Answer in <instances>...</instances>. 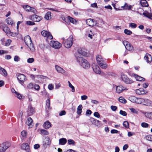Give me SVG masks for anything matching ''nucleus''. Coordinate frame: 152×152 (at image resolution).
Returning <instances> with one entry per match:
<instances>
[{
	"mask_svg": "<svg viewBox=\"0 0 152 152\" xmlns=\"http://www.w3.org/2000/svg\"><path fill=\"white\" fill-rule=\"evenodd\" d=\"M89 53L88 51L86 49L80 48H79L75 54V56L76 59H80L81 60L83 58L81 57V56H89Z\"/></svg>",
	"mask_w": 152,
	"mask_h": 152,
	"instance_id": "obj_1",
	"label": "nucleus"
},
{
	"mask_svg": "<svg viewBox=\"0 0 152 152\" xmlns=\"http://www.w3.org/2000/svg\"><path fill=\"white\" fill-rule=\"evenodd\" d=\"M24 41L26 44L31 51L34 52L35 51V48L34 45L32 43L31 39L29 35H27L25 37Z\"/></svg>",
	"mask_w": 152,
	"mask_h": 152,
	"instance_id": "obj_2",
	"label": "nucleus"
},
{
	"mask_svg": "<svg viewBox=\"0 0 152 152\" xmlns=\"http://www.w3.org/2000/svg\"><path fill=\"white\" fill-rule=\"evenodd\" d=\"M77 62L84 68L88 69L90 67V65L88 61L84 58L81 60L76 59Z\"/></svg>",
	"mask_w": 152,
	"mask_h": 152,
	"instance_id": "obj_3",
	"label": "nucleus"
},
{
	"mask_svg": "<svg viewBox=\"0 0 152 152\" xmlns=\"http://www.w3.org/2000/svg\"><path fill=\"white\" fill-rule=\"evenodd\" d=\"M139 104H142L147 106H152V102L150 100L146 98H140Z\"/></svg>",
	"mask_w": 152,
	"mask_h": 152,
	"instance_id": "obj_4",
	"label": "nucleus"
},
{
	"mask_svg": "<svg viewBox=\"0 0 152 152\" xmlns=\"http://www.w3.org/2000/svg\"><path fill=\"white\" fill-rule=\"evenodd\" d=\"M121 79L124 83L127 84H131L133 82V81L132 80L128 77L126 75L124 74H121Z\"/></svg>",
	"mask_w": 152,
	"mask_h": 152,
	"instance_id": "obj_5",
	"label": "nucleus"
},
{
	"mask_svg": "<svg viewBox=\"0 0 152 152\" xmlns=\"http://www.w3.org/2000/svg\"><path fill=\"white\" fill-rule=\"evenodd\" d=\"M11 144L8 142H5L0 144V152H3L6 151L9 147Z\"/></svg>",
	"mask_w": 152,
	"mask_h": 152,
	"instance_id": "obj_6",
	"label": "nucleus"
},
{
	"mask_svg": "<svg viewBox=\"0 0 152 152\" xmlns=\"http://www.w3.org/2000/svg\"><path fill=\"white\" fill-rule=\"evenodd\" d=\"M19 83L22 85H23L24 82L27 80L26 76L23 74H19L17 77Z\"/></svg>",
	"mask_w": 152,
	"mask_h": 152,
	"instance_id": "obj_7",
	"label": "nucleus"
},
{
	"mask_svg": "<svg viewBox=\"0 0 152 152\" xmlns=\"http://www.w3.org/2000/svg\"><path fill=\"white\" fill-rule=\"evenodd\" d=\"M23 8L26 11H30L34 14H36L37 11L34 7H32L28 5H24L23 6Z\"/></svg>",
	"mask_w": 152,
	"mask_h": 152,
	"instance_id": "obj_8",
	"label": "nucleus"
},
{
	"mask_svg": "<svg viewBox=\"0 0 152 152\" xmlns=\"http://www.w3.org/2000/svg\"><path fill=\"white\" fill-rule=\"evenodd\" d=\"M50 46L55 49H58L60 48L61 46V44L57 41H52L50 43Z\"/></svg>",
	"mask_w": 152,
	"mask_h": 152,
	"instance_id": "obj_9",
	"label": "nucleus"
},
{
	"mask_svg": "<svg viewBox=\"0 0 152 152\" xmlns=\"http://www.w3.org/2000/svg\"><path fill=\"white\" fill-rule=\"evenodd\" d=\"M86 23L89 26L93 27L96 25L97 23L96 20L89 18L86 20Z\"/></svg>",
	"mask_w": 152,
	"mask_h": 152,
	"instance_id": "obj_10",
	"label": "nucleus"
},
{
	"mask_svg": "<svg viewBox=\"0 0 152 152\" xmlns=\"http://www.w3.org/2000/svg\"><path fill=\"white\" fill-rule=\"evenodd\" d=\"M123 43L125 46L126 49L127 50L130 51L133 50V47L128 42L126 41H123Z\"/></svg>",
	"mask_w": 152,
	"mask_h": 152,
	"instance_id": "obj_11",
	"label": "nucleus"
},
{
	"mask_svg": "<svg viewBox=\"0 0 152 152\" xmlns=\"http://www.w3.org/2000/svg\"><path fill=\"white\" fill-rule=\"evenodd\" d=\"M51 140L48 137H46L43 142V145L44 148L49 147L50 145Z\"/></svg>",
	"mask_w": 152,
	"mask_h": 152,
	"instance_id": "obj_12",
	"label": "nucleus"
},
{
	"mask_svg": "<svg viewBox=\"0 0 152 152\" xmlns=\"http://www.w3.org/2000/svg\"><path fill=\"white\" fill-rule=\"evenodd\" d=\"M41 34L43 36L47 37L48 39H51L53 38V36L50 32L48 31L43 30L41 32Z\"/></svg>",
	"mask_w": 152,
	"mask_h": 152,
	"instance_id": "obj_13",
	"label": "nucleus"
},
{
	"mask_svg": "<svg viewBox=\"0 0 152 152\" xmlns=\"http://www.w3.org/2000/svg\"><path fill=\"white\" fill-rule=\"evenodd\" d=\"M28 18L34 22H39L41 20V18L39 16L36 15L29 16Z\"/></svg>",
	"mask_w": 152,
	"mask_h": 152,
	"instance_id": "obj_14",
	"label": "nucleus"
},
{
	"mask_svg": "<svg viewBox=\"0 0 152 152\" xmlns=\"http://www.w3.org/2000/svg\"><path fill=\"white\" fill-rule=\"evenodd\" d=\"M92 68L96 74H100L101 71L99 67L96 64L94 63L92 64Z\"/></svg>",
	"mask_w": 152,
	"mask_h": 152,
	"instance_id": "obj_15",
	"label": "nucleus"
},
{
	"mask_svg": "<svg viewBox=\"0 0 152 152\" xmlns=\"http://www.w3.org/2000/svg\"><path fill=\"white\" fill-rule=\"evenodd\" d=\"M116 91L118 93L120 94L124 90H127V88L125 87H124L121 85L116 86Z\"/></svg>",
	"mask_w": 152,
	"mask_h": 152,
	"instance_id": "obj_16",
	"label": "nucleus"
},
{
	"mask_svg": "<svg viewBox=\"0 0 152 152\" xmlns=\"http://www.w3.org/2000/svg\"><path fill=\"white\" fill-rule=\"evenodd\" d=\"M140 98H136L134 96H131L129 97V100L131 102L139 104Z\"/></svg>",
	"mask_w": 152,
	"mask_h": 152,
	"instance_id": "obj_17",
	"label": "nucleus"
},
{
	"mask_svg": "<svg viewBox=\"0 0 152 152\" xmlns=\"http://www.w3.org/2000/svg\"><path fill=\"white\" fill-rule=\"evenodd\" d=\"M26 124L30 128H32L33 126V120L31 117H29L27 118Z\"/></svg>",
	"mask_w": 152,
	"mask_h": 152,
	"instance_id": "obj_18",
	"label": "nucleus"
},
{
	"mask_svg": "<svg viewBox=\"0 0 152 152\" xmlns=\"http://www.w3.org/2000/svg\"><path fill=\"white\" fill-rule=\"evenodd\" d=\"M73 41V36L71 35L67 40V48H69L71 47Z\"/></svg>",
	"mask_w": 152,
	"mask_h": 152,
	"instance_id": "obj_19",
	"label": "nucleus"
},
{
	"mask_svg": "<svg viewBox=\"0 0 152 152\" xmlns=\"http://www.w3.org/2000/svg\"><path fill=\"white\" fill-rule=\"evenodd\" d=\"M89 120L91 122L92 124H94L97 127L99 126V125L97 124V123H101L100 121L95 119L94 118L92 117H91L90 118Z\"/></svg>",
	"mask_w": 152,
	"mask_h": 152,
	"instance_id": "obj_20",
	"label": "nucleus"
},
{
	"mask_svg": "<svg viewBox=\"0 0 152 152\" xmlns=\"http://www.w3.org/2000/svg\"><path fill=\"white\" fill-rule=\"evenodd\" d=\"M147 93V92L145 91L143 88H142L137 89L136 90V94L139 95L145 94Z\"/></svg>",
	"mask_w": 152,
	"mask_h": 152,
	"instance_id": "obj_21",
	"label": "nucleus"
},
{
	"mask_svg": "<svg viewBox=\"0 0 152 152\" xmlns=\"http://www.w3.org/2000/svg\"><path fill=\"white\" fill-rule=\"evenodd\" d=\"M27 112L29 115H32L35 112V109L31 105H30L28 107Z\"/></svg>",
	"mask_w": 152,
	"mask_h": 152,
	"instance_id": "obj_22",
	"label": "nucleus"
},
{
	"mask_svg": "<svg viewBox=\"0 0 152 152\" xmlns=\"http://www.w3.org/2000/svg\"><path fill=\"white\" fill-rule=\"evenodd\" d=\"M144 59L147 63H150L152 60V58L150 54H147L145 56Z\"/></svg>",
	"mask_w": 152,
	"mask_h": 152,
	"instance_id": "obj_23",
	"label": "nucleus"
},
{
	"mask_svg": "<svg viewBox=\"0 0 152 152\" xmlns=\"http://www.w3.org/2000/svg\"><path fill=\"white\" fill-rule=\"evenodd\" d=\"M132 76L134 77L136 80L138 81H144L145 80L144 78L134 74L132 75Z\"/></svg>",
	"mask_w": 152,
	"mask_h": 152,
	"instance_id": "obj_24",
	"label": "nucleus"
},
{
	"mask_svg": "<svg viewBox=\"0 0 152 152\" xmlns=\"http://www.w3.org/2000/svg\"><path fill=\"white\" fill-rule=\"evenodd\" d=\"M132 76L134 77L136 80L138 81H144L145 80L144 78L134 74L132 75Z\"/></svg>",
	"mask_w": 152,
	"mask_h": 152,
	"instance_id": "obj_25",
	"label": "nucleus"
},
{
	"mask_svg": "<svg viewBox=\"0 0 152 152\" xmlns=\"http://www.w3.org/2000/svg\"><path fill=\"white\" fill-rule=\"evenodd\" d=\"M21 148L22 149L25 150L26 151H28L30 149L27 143L22 144L21 145Z\"/></svg>",
	"mask_w": 152,
	"mask_h": 152,
	"instance_id": "obj_26",
	"label": "nucleus"
},
{
	"mask_svg": "<svg viewBox=\"0 0 152 152\" xmlns=\"http://www.w3.org/2000/svg\"><path fill=\"white\" fill-rule=\"evenodd\" d=\"M55 67L56 70L58 73L63 74L65 73V71L62 68L57 65H55Z\"/></svg>",
	"mask_w": 152,
	"mask_h": 152,
	"instance_id": "obj_27",
	"label": "nucleus"
},
{
	"mask_svg": "<svg viewBox=\"0 0 152 152\" xmlns=\"http://www.w3.org/2000/svg\"><path fill=\"white\" fill-rule=\"evenodd\" d=\"M121 8L124 10H130L131 9L132 6L131 5H129L127 4L126 3L124 6L121 7Z\"/></svg>",
	"mask_w": 152,
	"mask_h": 152,
	"instance_id": "obj_28",
	"label": "nucleus"
},
{
	"mask_svg": "<svg viewBox=\"0 0 152 152\" xmlns=\"http://www.w3.org/2000/svg\"><path fill=\"white\" fill-rule=\"evenodd\" d=\"M96 59L97 64H98L100 63L103 61H104L102 56L100 55H97L96 57Z\"/></svg>",
	"mask_w": 152,
	"mask_h": 152,
	"instance_id": "obj_29",
	"label": "nucleus"
},
{
	"mask_svg": "<svg viewBox=\"0 0 152 152\" xmlns=\"http://www.w3.org/2000/svg\"><path fill=\"white\" fill-rule=\"evenodd\" d=\"M98 65L101 67V68L103 69H106L107 67V64L104 61H103V62H102L100 63H99Z\"/></svg>",
	"mask_w": 152,
	"mask_h": 152,
	"instance_id": "obj_30",
	"label": "nucleus"
},
{
	"mask_svg": "<svg viewBox=\"0 0 152 152\" xmlns=\"http://www.w3.org/2000/svg\"><path fill=\"white\" fill-rule=\"evenodd\" d=\"M144 114L145 117L149 119L152 120V112H146Z\"/></svg>",
	"mask_w": 152,
	"mask_h": 152,
	"instance_id": "obj_31",
	"label": "nucleus"
},
{
	"mask_svg": "<svg viewBox=\"0 0 152 152\" xmlns=\"http://www.w3.org/2000/svg\"><path fill=\"white\" fill-rule=\"evenodd\" d=\"M43 127L45 129H48L51 127V124L48 121L45 122L43 125Z\"/></svg>",
	"mask_w": 152,
	"mask_h": 152,
	"instance_id": "obj_32",
	"label": "nucleus"
},
{
	"mask_svg": "<svg viewBox=\"0 0 152 152\" xmlns=\"http://www.w3.org/2000/svg\"><path fill=\"white\" fill-rule=\"evenodd\" d=\"M140 3L141 5L143 7H147L148 6L146 0H141Z\"/></svg>",
	"mask_w": 152,
	"mask_h": 152,
	"instance_id": "obj_33",
	"label": "nucleus"
},
{
	"mask_svg": "<svg viewBox=\"0 0 152 152\" xmlns=\"http://www.w3.org/2000/svg\"><path fill=\"white\" fill-rule=\"evenodd\" d=\"M143 14L145 16L152 20V13H150L148 12H143Z\"/></svg>",
	"mask_w": 152,
	"mask_h": 152,
	"instance_id": "obj_34",
	"label": "nucleus"
},
{
	"mask_svg": "<svg viewBox=\"0 0 152 152\" xmlns=\"http://www.w3.org/2000/svg\"><path fill=\"white\" fill-rule=\"evenodd\" d=\"M67 18L71 23L73 24H75L77 22V21L76 20L70 16H68Z\"/></svg>",
	"mask_w": 152,
	"mask_h": 152,
	"instance_id": "obj_35",
	"label": "nucleus"
},
{
	"mask_svg": "<svg viewBox=\"0 0 152 152\" xmlns=\"http://www.w3.org/2000/svg\"><path fill=\"white\" fill-rule=\"evenodd\" d=\"M59 144L61 145H64L66 142V140L65 138H62L59 140Z\"/></svg>",
	"mask_w": 152,
	"mask_h": 152,
	"instance_id": "obj_36",
	"label": "nucleus"
},
{
	"mask_svg": "<svg viewBox=\"0 0 152 152\" xmlns=\"http://www.w3.org/2000/svg\"><path fill=\"white\" fill-rule=\"evenodd\" d=\"M83 108V106L81 104L79 105L77 108V113L78 115H80L82 113V110Z\"/></svg>",
	"mask_w": 152,
	"mask_h": 152,
	"instance_id": "obj_37",
	"label": "nucleus"
},
{
	"mask_svg": "<svg viewBox=\"0 0 152 152\" xmlns=\"http://www.w3.org/2000/svg\"><path fill=\"white\" fill-rule=\"evenodd\" d=\"M3 30L8 35L9 34V33H10L11 31L10 28L7 26L3 27Z\"/></svg>",
	"mask_w": 152,
	"mask_h": 152,
	"instance_id": "obj_38",
	"label": "nucleus"
},
{
	"mask_svg": "<svg viewBox=\"0 0 152 152\" xmlns=\"http://www.w3.org/2000/svg\"><path fill=\"white\" fill-rule=\"evenodd\" d=\"M86 35L88 36V37L92 39V37L94 35V33L91 30H89L88 31Z\"/></svg>",
	"mask_w": 152,
	"mask_h": 152,
	"instance_id": "obj_39",
	"label": "nucleus"
},
{
	"mask_svg": "<svg viewBox=\"0 0 152 152\" xmlns=\"http://www.w3.org/2000/svg\"><path fill=\"white\" fill-rule=\"evenodd\" d=\"M0 73L3 75L6 76L7 75V73L5 69L0 66Z\"/></svg>",
	"mask_w": 152,
	"mask_h": 152,
	"instance_id": "obj_40",
	"label": "nucleus"
},
{
	"mask_svg": "<svg viewBox=\"0 0 152 152\" xmlns=\"http://www.w3.org/2000/svg\"><path fill=\"white\" fill-rule=\"evenodd\" d=\"M46 109L50 110V100L49 99H48L46 101Z\"/></svg>",
	"mask_w": 152,
	"mask_h": 152,
	"instance_id": "obj_41",
	"label": "nucleus"
},
{
	"mask_svg": "<svg viewBox=\"0 0 152 152\" xmlns=\"http://www.w3.org/2000/svg\"><path fill=\"white\" fill-rule=\"evenodd\" d=\"M15 96L19 99H21L24 98V96L18 92H16V94H15Z\"/></svg>",
	"mask_w": 152,
	"mask_h": 152,
	"instance_id": "obj_42",
	"label": "nucleus"
},
{
	"mask_svg": "<svg viewBox=\"0 0 152 152\" xmlns=\"http://www.w3.org/2000/svg\"><path fill=\"white\" fill-rule=\"evenodd\" d=\"M51 12H48L45 15V18L47 20H49L51 19Z\"/></svg>",
	"mask_w": 152,
	"mask_h": 152,
	"instance_id": "obj_43",
	"label": "nucleus"
},
{
	"mask_svg": "<svg viewBox=\"0 0 152 152\" xmlns=\"http://www.w3.org/2000/svg\"><path fill=\"white\" fill-rule=\"evenodd\" d=\"M68 144L69 145L75 146V141L72 139H69L67 140Z\"/></svg>",
	"mask_w": 152,
	"mask_h": 152,
	"instance_id": "obj_44",
	"label": "nucleus"
},
{
	"mask_svg": "<svg viewBox=\"0 0 152 152\" xmlns=\"http://www.w3.org/2000/svg\"><path fill=\"white\" fill-rule=\"evenodd\" d=\"M119 101L123 103H126V100L122 96L120 97L118 99Z\"/></svg>",
	"mask_w": 152,
	"mask_h": 152,
	"instance_id": "obj_45",
	"label": "nucleus"
},
{
	"mask_svg": "<svg viewBox=\"0 0 152 152\" xmlns=\"http://www.w3.org/2000/svg\"><path fill=\"white\" fill-rule=\"evenodd\" d=\"M40 132L41 134L44 135H47L49 134V132L43 129L40 130Z\"/></svg>",
	"mask_w": 152,
	"mask_h": 152,
	"instance_id": "obj_46",
	"label": "nucleus"
},
{
	"mask_svg": "<svg viewBox=\"0 0 152 152\" xmlns=\"http://www.w3.org/2000/svg\"><path fill=\"white\" fill-rule=\"evenodd\" d=\"M68 83L69 86L72 89L71 91L72 92H75V88L74 87L71 83L69 81L68 82Z\"/></svg>",
	"mask_w": 152,
	"mask_h": 152,
	"instance_id": "obj_47",
	"label": "nucleus"
},
{
	"mask_svg": "<svg viewBox=\"0 0 152 152\" xmlns=\"http://www.w3.org/2000/svg\"><path fill=\"white\" fill-rule=\"evenodd\" d=\"M7 22L8 24L12 25L13 24V21L12 20L9 18H8L7 19Z\"/></svg>",
	"mask_w": 152,
	"mask_h": 152,
	"instance_id": "obj_48",
	"label": "nucleus"
},
{
	"mask_svg": "<svg viewBox=\"0 0 152 152\" xmlns=\"http://www.w3.org/2000/svg\"><path fill=\"white\" fill-rule=\"evenodd\" d=\"M41 95L42 96H46L47 93L45 91V89L44 88H43L42 91H41Z\"/></svg>",
	"mask_w": 152,
	"mask_h": 152,
	"instance_id": "obj_49",
	"label": "nucleus"
},
{
	"mask_svg": "<svg viewBox=\"0 0 152 152\" xmlns=\"http://www.w3.org/2000/svg\"><path fill=\"white\" fill-rule=\"evenodd\" d=\"M124 33L128 35H130L132 33V32L131 31L126 29L124 30Z\"/></svg>",
	"mask_w": 152,
	"mask_h": 152,
	"instance_id": "obj_50",
	"label": "nucleus"
},
{
	"mask_svg": "<svg viewBox=\"0 0 152 152\" xmlns=\"http://www.w3.org/2000/svg\"><path fill=\"white\" fill-rule=\"evenodd\" d=\"M123 125L126 128H128L129 126V123L126 121L124 122Z\"/></svg>",
	"mask_w": 152,
	"mask_h": 152,
	"instance_id": "obj_51",
	"label": "nucleus"
},
{
	"mask_svg": "<svg viewBox=\"0 0 152 152\" xmlns=\"http://www.w3.org/2000/svg\"><path fill=\"white\" fill-rule=\"evenodd\" d=\"M130 110L133 113L135 114H137L138 113V111L134 108H130Z\"/></svg>",
	"mask_w": 152,
	"mask_h": 152,
	"instance_id": "obj_52",
	"label": "nucleus"
},
{
	"mask_svg": "<svg viewBox=\"0 0 152 152\" xmlns=\"http://www.w3.org/2000/svg\"><path fill=\"white\" fill-rule=\"evenodd\" d=\"M21 135L23 137H26L27 135V134L26 131L25 130H23L21 132Z\"/></svg>",
	"mask_w": 152,
	"mask_h": 152,
	"instance_id": "obj_53",
	"label": "nucleus"
},
{
	"mask_svg": "<svg viewBox=\"0 0 152 152\" xmlns=\"http://www.w3.org/2000/svg\"><path fill=\"white\" fill-rule=\"evenodd\" d=\"M12 41L10 39H7L6 42L5 43V45L6 46H9L10 45Z\"/></svg>",
	"mask_w": 152,
	"mask_h": 152,
	"instance_id": "obj_54",
	"label": "nucleus"
},
{
	"mask_svg": "<svg viewBox=\"0 0 152 152\" xmlns=\"http://www.w3.org/2000/svg\"><path fill=\"white\" fill-rule=\"evenodd\" d=\"M129 26L132 28H135L137 27V25L135 23H129Z\"/></svg>",
	"mask_w": 152,
	"mask_h": 152,
	"instance_id": "obj_55",
	"label": "nucleus"
},
{
	"mask_svg": "<svg viewBox=\"0 0 152 152\" xmlns=\"http://www.w3.org/2000/svg\"><path fill=\"white\" fill-rule=\"evenodd\" d=\"M34 61L33 58H29L27 60V62L29 63H31L34 62Z\"/></svg>",
	"mask_w": 152,
	"mask_h": 152,
	"instance_id": "obj_56",
	"label": "nucleus"
},
{
	"mask_svg": "<svg viewBox=\"0 0 152 152\" xmlns=\"http://www.w3.org/2000/svg\"><path fill=\"white\" fill-rule=\"evenodd\" d=\"M141 126L143 127H148L149 126V124L145 122L142 123L141 124Z\"/></svg>",
	"mask_w": 152,
	"mask_h": 152,
	"instance_id": "obj_57",
	"label": "nucleus"
},
{
	"mask_svg": "<svg viewBox=\"0 0 152 152\" xmlns=\"http://www.w3.org/2000/svg\"><path fill=\"white\" fill-rule=\"evenodd\" d=\"M18 34V33H13L12 32L10 31V33H9V34H8L9 36H11L12 37H15Z\"/></svg>",
	"mask_w": 152,
	"mask_h": 152,
	"instance_id": "obj_58",
	"label": "nucleus"
},
{
	"mask_svg": "<svg viewBox=\"0 0 152 152\" xmlns=\"http://www.w3.org/2000/svg\"><path fill=\"white\" fill-rule=\"evenodd\" d=\"M34 89L37 91H38L40 89V87L38 85L35 84L34 86Z\"/></svg>",
	"mask_w": 152,
	"mask_h": 152,
	"instance_id": "obj_59",
	"label": "nucleus"
},
{
	"mask_svg": "<svg viewBox=\"0 0 152 152\" xmlns=\"http://www.w3.org/2000/svg\"><path fill=\"white\" fill-rule=\"evenodd\" d=\"M119 113H120V114H121L124 116H125L127 115L125 111H123L122 110H120Z\"/></svg>",
	"mask_w": 152,
	"mask_h": 152,
	"instance_id": "obj_60",
	"label": "nucleus"
},
{
	"mask_svg": "<svg viewBox=\"0 0 152 152\" xmlns=\"http://www.w3.org/2000/svg\"><path fill=\"white\" fill-rule=\"evenodd\" d=\"M33 84L32 83H30L28 84V85L27 86V87L29 89H32L34 87Z\"/></svg>",
	"mask_w": 152,
	"mask_h": 152,
	"instance_id": "obj_61",
	"label": "nucleus"
},
{
	"mask_svg": "<svg viewBox=\"0 0 152 152\" xmlns=\"http://www.w3.org/2000/svg\"><path fill=\"white\" fill-rule=\"evenodd\" d=\"M26 23L27 25H34L35 24V23H34V22L30 21H27L26 22Z\"/></svg>",
	"mask_w": 152,
	"mask_h": 152,
	"instance_id": "obj_62",
	"label": "nucleus"
},
{
	"mask_svg": "<svg viewBox=\"0 0 152 152\" xmlns=\"http://www.w3.org/2000/svg\"><path fill=\"white\" fill-rule=\"evenodd\" d=\"M48 88L49 90H51L53 89L54 86L52 84H49L48 85Z\"/></svg>",
	"mask_w": 152,
	"mask_h": 152,
	"instance_id": "obj_63",
	"label": "nucleus"
},
{
	"mask_svg": "<svg viewBox=\"0 0 152 152\" xmlns=\"http://www.w3.org/2000/svg\"><path fill=\"white\" fill-rule=\"evenodd\" d=\"M94 115L95 117L97 118H99L100 116V115L99 113L97 112H95L94 113Z\"/></svg>",
	"mask_w": 152,
	"mask_h": 152,
	"instance_id": "obj_64",
	"label": "nucleus"
}]
</instances>
